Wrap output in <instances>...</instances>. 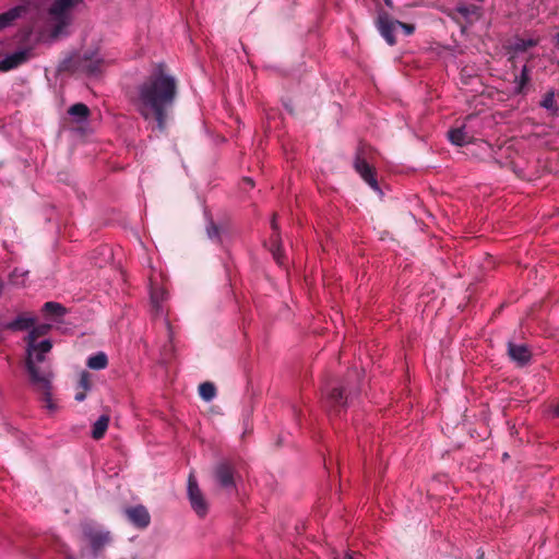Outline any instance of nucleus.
<instances>
[{
  "label": "nucleus",
  "mask_w": 559,
  "mask_h": 559,
  "mask_svg": "<svg viewBox=\"0 0 559 559\" xmlns=\"http://www.w3.org/2000/svg\"><path fill=\"white\" fill-rule=\"evenodd\" d=\"M531 69L527 64H524L521 69L520 75H516L514 79L515 83V94L519 95H525L526 94V86L528 85L531 81Z\"/></svg>",
  "instance_id": "dca6fc26"
},
{
  "label": "nucleus",
  "mask_w": 559,
  "mask_h": 559,
  "mask_svg": "<svg viewBox=\"0 0 559 559\" xmlns=\"http://www.w3.org/2000/svg\"><path fill=\"white\" fill-rule=\"evenodd\" d=\"M200 396L206 401H212L216 395V388L212 382H203L199 385Z\"/></svg>",
  "instance_id": "a878e982"
},
{
  "label": "nucleus",
  "mask_w": 559,
  "mask_h": 559,
  "mask_svg": "<svg viewBox=\"0 0 559 559\" xmlns=\"http://www.w3.org/2000/svg\"><path fill=\"white\" fill-rule=\"evenodd\" d=\"M83 533L88 540L95 557H97L99 552L111 542L110 533L106 531L87 526L84 528Z\"/></svg>",
  "instance_id": "6e6552de"
},
{
  "label": "nucleus",
  "mask_w": 559,
  "mask_h": 559,
  "mask_svg": "<svg viewBox=\"0 0 559 559\" xmlns=\"http://www.w3.org/2000/svg\"><path fill=\"white\" fill-rule=\"evenodd\" d=\"M85 397H86V391L82 390V391H80V392H78V393L75 394V397H74V399H75V401H78V402H82V401H84V400H85Z\"/></svg>",
  "instance_id": "72a5a7b5"
},
{
  "label": "nucleus",
  "mask_w": 559,
  "mask_h": 559,
  "mask_svg": "<svg viewBox=\"0 0 559 559\" xmlns=\"http://www.w3.org/2000/svg\"><path fill=\"white\" fill-rule=\"evenodd\" d=\"M449 141L457 146H464L473 142L474 136L466 131L465 124L459 128H453L448 131Z\"/></svg>",
  "instance_id": "ddd939ff"
},
{
  "label": "nucleus",
  "mask_w": 559,
  "mask_h": 559,
  "mask_svg": "<svg viewBox=\"0 0 559 559\" xmlns=\"http://www.w3.org/2000/svg\"><path fill=\"white\" fill-rule=\"evenodd\" d=\"M79 388L87 391L90 389V378L87 372H82L79 380Z\"/></svg>",
  "instance_id": "7c9ffc66"
},
{
  "label": "nucleus",
  "mask_w": 559,
  "mask_h": 559,
  "mask_svg": "<svg viewBox=\"0 0 559 559\" xmlns=\"http://www.w3.org/2000/svg\"><path fill=\"white\" fill-rule=\"evenodd\" d=\"M29 55L31 53L28 49H23L5 56L0 60V71L8 72L22 66L29 59Z\"/></svg>",
  "instance_id": "f8f14e48"
},
{
  "label": "nucleus",
  "mask_w": 559,
  "mask_h": 559,
  "mask_svg": "<svg viewBox=\"0 0 559 559\" xmlns=\"http://www.w3.org/2000/svg\"><path fill=\"white\" fill-rule=\"evenodd\" d=\"M80 0H57L50 7V14L53 16H62L69 9L74 7Z\"/></svg>",
  "instance_id": "6ab92c4d"
},
{
  "label": "nucleus",
  "mask_w": 559,
  "mask_h": 559,
  "mask_svg": "<svg viewBox=\"0 0 559 559\" xmlns=\"http://www.w3.org/2000/svg\"><path fill=\"white\" fill-rule=\"evenodd\" d=\"M385 3H386L388 5H391V0H385Z\"/></svg>",
  "instance_id": "79ce46f5"
},
{
  "label": "nucleus",
  "mask_w": 559,
  "mask_h": 559,
  "mask_svg": "<svg viewBox=\"0 0 559 559\" xmlns=\"http://www.w3.org/2000/svg\"><path fill=\"white\" fill-rule=\"evenodd\" d=\"M555 91L551 90L549 92H547L543 98V100L540 102V106L547 110H551L554 112H557L558 110V107L556 105V99H555Z\"/></svg>",
  "instance_id": "bb28decb"
},
{
  "label": "nucleus",
  "mask_w": 559,
  "mask_h": 559,
  "mask_svg": "<svg viewBox=\"0 0 559 559\" xmlns=\"http://www.w3.org/2000/svg\"><path fill=\"white\" fill-rule=\"evenodd\" d=\"M104 60L97 55H84L76 60V69L87 75H97L102 72Z\"/></svg>",
  "instance_id": "9b49d317"
},
{
  "label": "nucleus",
  "mask_w": 559,
  "mask_h": 559,
  "mask_svg": "<svg viewBox=\"0 0 559 559\" xmlns=\"http://www.w3.org/2000/svg\"><path fill=\"white\" fill-rule=\"evenodd\" d=\"M270 251L277 262V264L282 265L284 263V253L282 250V240L280 235H272L270 238Z\"/></svg>",
  "instance_id": "412c9836"
},
{
  "label": "nucleus",
  "mask_w": 559,
  "mask_h": 559,
  "mask_svg": "<svg viewBox=\"0 0 559 559\" xmlns=\"http://www.w3.org/2000/svg\"><path fill=\"white\" fill-rule=\"evenodd\" d=\"M396 27L403 29L406 36L412 35L415 31V26L413 24L403 23L396 20Z\"/></svg>",
  "instance_id": "c756f323"
},
{
  "label": "nucleus",
  "mask_w": 559,
  "mask_h": 559,
  "mask_svg": "<svg viewBox=\"0 0 559 559\" xmlns=\"http://www.w3.org/2000/svg\"><path fill=\"white\" fill-rule=\"evenodd\" d=\"M21 7H15L7 12H3L0 14V29H3L8 26H10L17 17H20L22 12Z\"/></svg>",
  "instance_id": "4be33fe9"
},
{
  "label": "nucleus",
  "mask_w": 559,
  "mask_h": 559,
  "mask_svg": "<svg viewBox=\"0 0 559 559\" xmlns=\"http://www.w3.org/2000/svg\"><path fill=\"white\" fill-rule=\"evenodd\" d=\"M28 272L21 269H14L10 274V282L16 286H23L25 284V277Z\"/></svg>",
  "instance_id": "cd10ccee"
},
{
  "label": "nucleus",
  "mask_w": 559,
  "mask_h": 559,
  "mask_svg": "<svg viewBox=\"0 0 559 559\" xmlns=\"http://www.w3.org/2000/svg\"><path fill=\"white\" fill-rule=\"evenodd\" d=\"M2 330H5V328H4V324H1V323H0V332H1Z\"/></svg>",
  "instance_id": "ea45409f"
},
{
  "label": "nucleus",
  "mask_w": 559,
  "mask_h": 559,
  "mask_svg": "<svg viewBox=\"0 0 559 559\" xmlns=\"http://www.w3.org/2000/svg\"><path fill=\"white\" fill-rule=\"evenodd\" d=\"M509 61H511V62L514 61V56L513 55L509 58Z\"/></svg>",
  "instance_id": "a19ab883"
},
{
  "label": "nucleus",
  "mask_w": 559,
  "mask_h": 559,
  "mask_svg": "<svg viewBox=\"0 0 559 559\" xmlns=\"http://www.w3.org/2000/svg\"><path fill=\"white\" fill-rule=\"evenodd\" d=\"M168 297V294L162 288H153L151 292L152 311L155 317L163 314L162 302Z\"/></svg>",
  "instance_id": "2eb2a0df"
},
{
  "label": "nucleus",
  "mask_w": 559,
  "mask_h": 559,
  "mask_svg": "<svg viewBox=\"0 0 559 559\" xmlns=\"http://www.w3.org/2000/svg\"><path fill=\"white\" fill-rule=\"evenodd\" d=\"M68 114L76 118L78 122L87 120L90 108L83 103H76L68 109Z\"/></svg>",
  "instance_id": "393cba45"
},
{
  "label": "nucleus",
  "mask_w": 559,
  "mask_h": 559,
  "mask_svg": "<svg viewBox=\"0 0 559 559\" xmlns=\"http://www.w3.org/2000/svg\"><path fill=\"white\" fill-rule=\"evenodd\" d=\"M507 353L509 358L519 367H524L532 359V352L526 344H515L509 341L507 344Z\"/></svg>",
  "instance_id": "9d476101"
},
{
  "label": "nucleus",
  "mask_w": 559,
  "mask_h": 559,
  "mask_svg": "<svg viewBox=\"0 0 559 559\" xmlns=\"http://www.w3.org/2000/svg\"><path fill=\"white\" fill-rule=\"evenodd\" d=\"M475 8L471 9L469 7L465 5V4H460L457 8H456V11L463 15V16H467L469 13H472L474 11Z\"/></svg>",
  "instance_id": "2f4dec72"
},
{
  "label": "nucleus",
  "mask_w": 559,
  "mask_h": 559,
  "mask_svg": "<svg viewBox=\"0 0 559 559\" xmlns=\"http://www.w3.org/2000/svg\"><path fill=\"white\" fill-rule=\"evenodd\" d=\"M86 365L93 370L105 369L108 365L107 355L104 352H98L95 355L88 357Z\"/></svg>",
  "instance_id": "5701e85b"
},
{
  "label": "nucleus",
  "mask_w": 559,
  "mask_h": 559,
  "mask_svg": "<svg viewBox=\"0 0 559 559\" xmlns=\"http://www.w3.org/2000/svg\"><path fill=\"white\" fill-rule=\"evenodd\" d=\"M376 25L381 36L385 39V41L390 46L395 45L396 38L394 36V33L399 29L396 27V20L391 17L389 13L382 11L377 16Z\"/></svg>",
  "instance_id": "1a4fd4ad"
},
{
  "label": "nucleus",
  "mask_w": 559,
  "mask_h": 559,
  "mask_svg": "<svg viewBox=\"0 0 559 559\" xmlns=\"http://www.w3.org/2000/svg\"><path fill=\"white\" fill-rule=\"evenodd\" d=\"M353 400V393H346V389L342 385H335L331 388L325 397L326 407L338 414L345 407L348 406Z\"/></svg>",
  "instance_id": "423d86ee"
},
{
  "label": "nucleus",
  "mask_w": 559,
  "mask_h": 559,
  "mask_svg": "<svg viewBox=\"0 0 559 559\" xmlns=\"http://www.w3.org/2000/svg\"><path fill=\"white\" fill-rule=\"evenodd\" d=\"M108 425H109V416L102 415L93 425L92 438L95 440H100L105 436V433L108 429Z\"/></svg>",
  "instance_id": "aec40b11"
},
{
  "label": "nucleus",
  "mask_w": 559,
  "mask_h": 559,
  "mask_svg": "<svg viewBox=\"0 0 559 559\" xmlns=\"http://www.w3.org/2000/svg\"><path fill=\"white\" fill-rule=\"evenodd\" d=\"M35 317L27 313H22L17 316V318L13 321L4 324V328L5 330L11 331H27L35 324Z\"/></svg>",
  "instance_id": "4468645a"
},
{
  "label": "nucleus",
  "mask_w": 559,
  "mask_h": 559,
  "mask_svg": "<svg viewBox=\"0 0 559 559\" xmlns=\"http://www.w3.org/2000/svg\"><path fill=\"white\" fill-rule=\"evenodd\" d=\"M51 325L50 324H39V325H33L28 332V335L26 336L25 341L26 344H35L38 345V338L48 334L50 331Z\"/></svg>",
  "instance_id": "f3484780"
},
{
  "label": "nucleus",
  "mask_w": 559,
  "mask_h": 559,
  "mask_svg": "<svg viewBox=\"0 0 559 559\" xmlns=\"http://www.w3.org/2000/svg\"><path fill=\"white\" fill-rule=\"evenodd\" d=\"M555 415L559 417V404L555 407Z\"/></svg>",
  "instance_id": "58836bf2"
},
{
  "label": "nucleus",
  "mask_w": 559,
  "mask_h": 559,
  "mask_svg": "<svg viewBox=\"0 0 559 559\" xmlns=\"http://www.w3.org/2000/svg\"><path fill=\"white\" fill-rule=\"evenodd\" d=\"M207 234H209L210 238H216L218 236V227L216 225L212 224L207 228Z\"/></svg>",
  "instance_id": "473e14b6"
},
{
  "label": "nucleus",
  "mask_w": 559,
  "mask_h": 559,
  "mask_svg": "<svg viewBox=\"0 0 559 559\" xmlns=\"http://www.w3.org/2000/svg\"><path fill=\"white\" fill-rule=\"evenodd\" d=\"M175 95V80L170 76L152 74L140 87L138 108L145 119L153 118L160 131L166 127V108Z\"/></svg>",
  "instance_id": "f257e3e1"
},
{
  "label": "nucleus",
  "mask_w": 559,
  "mask_h": 559,
  "mask_svg": "<svg viewBox=\"0 0 559 559\" xmlns=\"http://www.w3.org/2000/svg\"><path fill=\"white\" fill-rule=\"evenodd\" d=\"M123 514L130 524L140 530L146 528L151 523L150 512L142 504L126 507Z\"/></svg>",
  "instance_id": "0eeeda50"
},
{
  "label": "nucleus",
  "mask_w": 559,
  "mask_h": 559,
  "mask_svg": "<svg viewBox=\"0 0 559 559\" xmlns=\"http://www.w3.org/2000/svg\"><path fill=\"white\" fill-rule=\"evenodd\" d=\"M52 348V343L49 340H44L35 344H26V359L25 368L29 376L32 385L44 395L46 407L49 409L55 408L51 401L50 383L51 372L48 367L40 366L46 360V354Z\"/></svg>",
  "instance_id": "f03ea898"
},
{
  "label": "nucleus",
  "mask_w": 559,
  "mask_h": 559,
  "mask_svg": "<svg viewBox=\"0 0 559 559\" xmlns=\"http://www.w3.org/2000/svg\"><path fill=\"white\" fill-rule=\"evenodd\" d=\"M215 483L227 492L236 490L235 466L227 460L221 461L214 467Z\"/></svg>",
  "instance_id": "20e7f679"
},
{
  "label": "nucleus",
  "mask_w": 559,
  "mask_h": 559,
  "mask_svg": "<svg viewBox=\"0 0 559 559\" xmlns=\"http://www.w3.org/2000/svg\"><path fill=\"white\" fill-rule=\"evenodd\" d=\"M164 322L168 329V332H169V338L171 340V324H170V321L168 320V318H165L164 319ZM170 347H173V345L170 344Z\"/></svg>",
  "instance_id": "c9c22d12"
},
{
  "label": "nucleus",
  "mask_w": 559,
  "mask_h": 559,
  "mask_svg": "<svg viewBox=\"0 0 559 559\" xmlns=\"http://www.w3.org/2000/svg\"><path fill=\"white\" fill-rule=\"evenodd\" d=\"M558 44H559V33H558Z\"/></svg>",
  "instance_id": "37998d69"
},
{
  "label": "nucleus",
  "mask_w": 559,
  "mask_h": 559,
  "mask_svg": "<svg viewBox=\"0 0 559 559\" xmlns=\"http://www.w3.org/2000/svg\"><path fill=\"white\" fill-rule=\"evenodd\" d=\"M369 148L360 146L357 150L354 168L360 175V177L374 190H378V181L376 178V170L367 162Z\"/></svg>",
  "instance_id": "7ed1b4c3"
},
{
  "label": "nucleus",
  "mask_w": 559,
  "mask_h": 559,
  "mask_svg": "<svg viewBox=\"0 0 559 559\" xmlns=\"http://www.w3.org/2000/svg\"><path fill=\"white\" fill-rule=\"evenodd\" d=\"M537 45V40L535 39H524V38H515V40L510 45L509 50L513 53L524 52L527 49L535 47Z\"/></svg>",
  "instance_id": "b1692460"
},
{
  "label": "nucleus",
  "mask_w": 559,
  "mask_h": 559,
  "mask_svg": "<svg viewBox=\"0 0 559 559\" xmlns=\"http://www.w3.org/2000/svg\"><path fill=\"white\" fill-rule=\"evenodd\" d=\"M188 497L193 511L201 518L205 516L209 504L192 474H190L188 478Z\"/></svg>",
  "instance_id": "39448f33"
},
{
  "label": "nucleus",
  "mask_w": 559,
  "mask_h": 559,
  "mask_svg": "<svg viewBox=\"0 0 559 559\" xmlns=\"http://www.w3.org/2000/svg\"><path fill=\"white\" fill-rule=\"evenodd\" d=\"M275 217H276V216L274 215V216H273V219H272V228H273V230H274V234H273V235H280V233H278V226H277V224H276Z\"/></svg>",
  "instance_id": "f704fd0d"
},
{
  "label": "nucleus",
  "mask_w": 559,
  "mask_h": 559,
  "mask_svg": "<svg viewBox=\"0 0 559 559\" xmlns=\"http://www.w3.org/2000/svg\"><path fill=\"white\" fill-rule=\"evenodd\" d=\"M56 551L58 554V558L57 559H75L71 554H70V550H69V547L61 543V542H56Z\"/></svg>",
  "instance_id": "c85d7f7f"
},
{
  "label": "nucleus",
  "mask_w": 559,
  "mask_h": 559,
  "mask_svg": "<svg viewBox=\"0 0 559 559\" xmlns=\"http://www.w3.org/2000/svg\"><path fill=\"white\" fill-rule=\"evenodd\" d=\"M336 559H357V558L352 554H346L345 556H343L341 558H336Z\"/></svg>",
  "instance_id": "4c0bfd02"
},
{
  "label": "nucleus",
  "mask_w": 559,
  "mask_h": 559,
  "mask_svg": "<svg viewBox=\"0 0 559 559\" xmlns=\"http://www.w3.org/2000/svg\"><path fill=\"white\" fill-rule=\"evenodd\" d=\"M243 182L248 185L250 188L254 186L253 180L249 177L243 178Z\"/></svg>",
  "instance_id": "e433bc0d"
},
{
  "label": "nucleus",
  "mask_w": 559,
  "mask_h": 559,
  "mask_svg": "<svg viewBox=\"0 0 559 559\" xmlns=\"http://www.w3.org/2000/svg\"><path fill=\"white\" fill-rule=\"evenodd\" d=\"M41 311L49 318H60L67 313L66 307L56 301H47L43 305Z\"/></svg>",
  "instance_id": "a211bd4d"
}]
</instances>
